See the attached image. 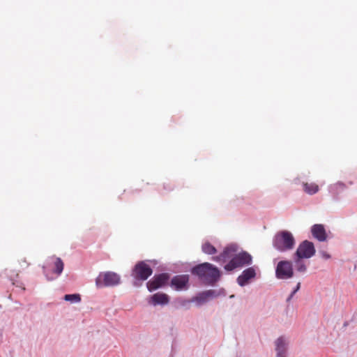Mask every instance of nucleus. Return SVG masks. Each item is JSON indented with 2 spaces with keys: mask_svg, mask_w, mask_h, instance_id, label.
<instances>
[{
  "mask_svg": "<svg viewBox=\"0 0 357 357\" xmlns=\"http://www.w3.org/2000/svg\"><path fill=\"white\" fill-rule=\"evenodd\" d=\"M294 275L293 262L289 260L280 261L275 268V277L279 280H287Z\"/></svg>",
  "mask_w": 357,
  "mask_h": 357,
  "instance_id": "423d86ee",
  "label": "nucleus"
},
{
  "mask_svg": "<svg viewBox=\"0 0 357 357\" xmlns=\"http://www.w3.org/2000/svg\"><path fill=\"white\" fill-rule=\"evenodd\" d=\"M257 270H259V268L256 266L248 267L244 269L236 278L237 284L241 287L249 284L256 278Z\"/></svg>",
  "mask_w": 357,
  "mask_h": 357,
  "instance_id": "9d476101",
  "label": "nucleus"
},
{
  "mask_svg": "<svg viewBox=\"0 0 357 357\" xmlns=\"http://www.w3.org/2000/svg\"><path fill=\"white\" fill-rule=\"evenodd\" d=\"M312 236L320 242L327 239V234L324 226L321 224H315L311 227Z\"/></svg>",
  "mask_w": 357,
  "mask_h": 357,
  "instance_id": "2eb2a0df",
  "label": "nucleus"
},
{
  "mask_svg": "<svg viewBox=\"0 0 357 357\" xmlns=\"http://www.w3.org/2000/svg\"><path fill=\"white\" fill-rule=\"evenodd\" d=\"M202 250L206 255H214L217 252V249L209 242H206L202 245Z\"/></svg>",
  "mask_w": 357,
  "mask_h": 357,
  "instance_id": "aec40b11",
  "label": "nucleus"
},
{
  "mask_svg": "<svg viewBox=\"0 0 357 357\" xmlns=\"http://www.w3.org/2000/svg\"><path fill=\"white\" fill-rule=\"evenodd\" d=\"M349 185H353V182H352V181H349Z\"/></svg>",
  "mask_w": 357,
  "mask_h": 357,
  "instance_id": "bb28decb",
  "label": "nucleus"
},
{
  "mask_svg": "<svg viewBox=\"0 0 357 357\" xmlns=\"http://www.w3.org/2000/svg\"><path fill=\"white\" fill-rule=\"evenodd\" d=\"M276 357H286L287 344L284 337H279L275 342Z\"/></svg>",
  "mask_w": 357,
  "mask_h": 357,
  "instance_id": "dca6fc26",
  "label": "nucleus"
},
{
  "mask_svg": "<svg viewBox=\"0 0 357 357\" xmlns=\"http://www.w3.org/2000/svg\"><path fill=\"white\" fill-rule=\"evenodd\" d=\"M95 282L97 289L114 287L121 284V277L116 272L104 271L98 274Z\"/></svg>",
  "mask_w": 357,
  "mask_h": 357,
  "instance_id": "7ed1b4c3",
  "label": "nucleus"
},
{
  "mask_svg": "<svg viewBox=\"0 0 357 357\" xmlns=\"http://www.w3.org/2000/svg\"><path fill=\"white\" fill-rule=\"evenodd\" d=\"M294 183L295 184H298L300 183L299 178H296L294 179Z\"/></svg>",
  "mask_w": 357,
  "mask_h": 357,
  "instance_id": "a878e982",
  "label": "nucleus"
},
{
  "mask_svg": "<svg viewBox=\"0 0 357 357\" xmlns=\"http://www.w3.org/2000/svg\"><path fill=\"white\" fill-rule=\"evenodd\" d=\"M293 264H294L295 269L297 272L301 273H305L307 271V266L305 264L304 259L298 258L293 255Z\"/></svg>",
  "mask_w": 357,
  "mask_h": 357,
  "instance_id": "a211bd4d",
  "label": "nucleus"
},
{
  "mask_svg": "<svg viewBox=\"0 0 357 357\" xmlns=\"http://www.w3.org/2000/svg\"><path fill=\"white\" fill-rule=\"evenodd\" d=\"M51 259L53 260V267L52 268V273L46 266H43V273L46 279L49 281L55 280L61 275L63 271L64 264L61 258L52 257Z\"/></svg>",
  "mask_w": 357,
  "mask_h": 357,
  "instance_id": "0eeeda50",
  "label": "nucleus"
},
{
  "mask_svg": "<svg viewBox=\"0 0 357 357\" xmlns=\"http://www.w3.org/2000/svg\"><path fill=\"white\" fill-rule=\"evenodd\" d=\"M253 262L252 255L246 251L235 254L224 266L225 271L230 272L236 268L250 266Z\"/></svg>",
  "mask_w": 357,
  "mask_h": 357,
  "instance_id": "39448f33",
  "label": "nucleus"
},
{
  "mask_svg": "<svg viewBox=\"0 0 357 357\" xmlns=\"http://www.w3.org/2000/svg\"><path fill=\"white\" fill-rule=\"evenodd\" d=\"M315 253L316 250L314 243L308 240H305L298 245L293 255L298 258L310 259L313 257Z\"/></svg>",
  "mask_w": 357,
  "mask_h": 357,
  "instance_id": "6e6552de",
  "label": "nucleus"
},
{
  "mask_svg": "<svg viewBox=\"0 0 357 357\" xmlns=\"http://www.w3.org/2000/svg\"><path fill=\"white\" fill-rule=\"evenodd\" d=\"M214 293L215 292L212 289L199 292L195 295V296L192 298L191 302L195 303L197 307H200L213 299Z\"/></svg>",
  "mask_w": 357,
  "mask_h": 357,
  "instance_id": "f8f14e48",
  "label": "nucleus"
},
{
  "mask_svg": "<svg viewBox=\"0 0 357 357\" xmlns=\"http://www.w3.org/2000/svg\"><path fill=\"white\" fill-rule=\"evenodd\" d=\"M169 280V275L167 273L155 274L150 280L146 282V287L149 291L152 292L160 288L166 286Z\"/></svg>",
  "mask_w": 357,
  "mask_h": 357,
  "instance_id": "1a4fd4ad",
  "label": "nucleus"
},
{
  "mask_svg": "<svg viewBox=\"0 0 357 357\" xmlns=\"http://www.w3.org/2000/svg\"><path fill=\"white\" fill-rule=\"evenodd\" d=\"M215 293H214V295L213 296V298H217L218 296H226V291L225 289L223 288H221L218 290H215V289H212Z\"/></svg>",
  "mask_w": 357,
  "mask_h": 357,
  "instance_id": "5701e85b",
  "label": "nucleus"
},
{
  "mask_svg": "<svg viewBox=\"0 0 357 357\" xmlns=\"http://www.w3.org/2000/svg\"><path fill=\"white\" fill-rule=\"evenodd\" d=\"M303 190L308 195H312L319 192V188L318 185L315 183H308L303 182Z\"/></svg>",
  "mask_w": 357,
  "mask_h": 357,
  "instance_id": "6ab92c4d",
  "label": "nucleus"
},
{
  "mask_svg": "<svg viewBox=\"0 0 357 357\" xmlns=\"http://www.w3.org/2000/svg\"><path fill=\"white\" fill-rule=\"evenodd\" d=\"M190 277L188 275H174L170 281V287L176 291H180L188 289Z\"/></svg>",
  "mask_w": 357,
  "mask_h": 357,
  "instance_id": "9b49d317",
  "label": "nucleus"
},
{
  "mask_svg": "<svg viewBox=\"0 0 357 357\" xmlns=\"http://www.w3.org/2000/svg\"><path fill=\"white\" fill-rule=\"evenodd\" d=\"M234 295H231V296H230V298H234Z\"/></svg>",
  "mask_w": 357,
  "mask_h": 357,
  "instance_id": "cd10ccee",
  "label": "nucleus"
},
{
  "mask_svg": "<svg viewBox=\"0 0 357 357\" xmlns=\"http://www.w3.org/2000/svg\"><path fill=\"white\" fill-rule=\"evenodd\" d=\"M213 260L217 261V262H225V260L223 257H221V253L215 257H213Z\"/></svg>",
  "mask_w": 357,
  "mask_h": 357,
  "instance_id": "b1692460",
  "label": "nucleus"
},
{
  "mask_svg": "<svg viewBox=\"0 0 357 357\" xmlns=\"http://www.w3.org/2000/svg\"><path fill=\"white\" fill-rule=\"evenodd\" d=\"M300 288H301V282H299L297 283L296 286L294 288L293 291L291 292V294L287 298V299H286L287 303H290V301H291V299L293 298V297L294 296L296 293L299 291Z\"/></svg>",
  "mask_w": 357,
  "mask_h": 357,
  "instance_id": "4be33fe9",
  "label": "nucleus"
},
{
  "mask_svg": "<svg viewBox=\"0 0 357 357\" xmlns=\"http://www.w3.org/2000/svg\"><path fill=\"white\" fill-rule=\"evenodd\" d=\"M320 255L324 259H328L331 258V255L325 251H321Z\"/></svg>",
  "mask_w": 357,
  "mask_h": 357,
  "instance_id": "393cba45",
  "label": "nucleus"
},
{
  "mask_svg": "<svg viewBox=\"0 0 357 357\" xmlns=\"http://www.w3.org/2000/svg\"><path fill=\"white\" fill-rule=\"evenodd\" d=\"M63 299L71 303H76L81 301V296L79 294H66Z\"/></svg>",
  "mask_w": 357,
  "mask_h": 357,
  "instance_id": "412c9836",
  "label": "nucleus"
},
{
  "mask_svg": "<svg viewBox=\"0 0 357 357\" xmlns=\"http://www.w3.org/2000/svg\"><path fill=\"white\" fill-rule=\"evenodd\" d=\"M153 273V269L144 261L137 262L133 267L131 276L135 281L133 284L139 287L142 284V282L146 280Z\"/></svg>",
  "mask_w": 357,
  "mask_h": 357,
  "instance_id": "20e7f679",
  "label": "nucleus"
},
{
  "mask_svg": "<svg viewBox=\"0 0 357 357\" xmlns=\"http://www.w3.org/2000/svg\"><path fill=\"white\" fill-rule=\"evenodd\" d=\"M347 189L346 183L342 181H337L335 183L331 184L328 186V192L333 197L334 200L340 199V195Z\"/></svg>",
  "mask_w": 357,
  "mask_h": 357,
  "instance_id": "4468645a",
  "label": "nucleus"
},
{
  "mask_svg": "<svg viewBox=\"0 0 357 357\" xmlns=\"http://www.w3.org/2000/svg\"><path fill=\"white\" fill-rule=\"evenodd\" d=\"M148 303L153 306L165 305L169 303V296L165 293H155L148 298Z\"/></svg>",
  "mask_w": 357,
  "mask_h": 357,
  "instance_id": "ddd939ff",
  "label": "nucleus"
},
{
  "mask_svg": "<svg viewBox=\"0 0 357 357\" xmlns=\"http://www.w3.org/2000/svg\"><path fill=\"white\" fill-rule=\"evenodd\" d=\"M190 273L204 284L211 286H213L221 277L219 268L208 262L194 266L191 268Z\"/></svg>",
  "mask_w": 357,
  "mask_h": 357,
  "instance_id": "f257e3e1",
  "label": "nucleus"
},
{
  "mask_svg": "<svg viewBox=\"0 0 357 357\" xmlns=\"http://www.w3.org/2000/svg\"><path fill=\"white\" fill-rule=\"evenodd\" d=\"M238 250V246L236 244H230L226 246L223 251L221 252V257L224 258L225 261L235 255Z\"/></svg>",
  "mask_w": 357,
  "mask_h": 357,
  "instance_id": "f3484780",
  "label": "nucleus"
},
{
  "mask_svg": "<svg viewBox=\"0 0 357 357\" xmlns=\"http://www.w3.org/2000/svg\"><path fill=\"white\" fill-rule=\"evenodd\" d=\"M296 245V239L292 233L281 230L275 233L272 239L273 248L280 253L292 250Z\"/></svg>",
  "mask_w": 357,
  "mask_h": 357,
  "instance_id": "f03ea898",
  "label": "nucleus"
}]
</instances>
